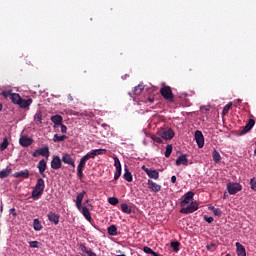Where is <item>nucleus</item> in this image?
Returning <instances> with one entry per match:
<instances>
[{"mask_svg":"<svg viewBox=\"0 0 256 256\" xmlns=\"http://www.w3.org/2000/svg\"><path fill=\"white\" fill-rule=\"evenodd\" d=\"M195 193L189 191L184 195V199L181 201L180 213H184L188 215L189 213H195L197 209H199V204L197 202H193V196Z\"/></svg>","mask_w":256,"mask_h":256,"instance_id":"nucleus-1","label":"nucleus"},{"mask_svg":"<svg viewBox=\"0 0 256 256\" xmlns=\"http://www.w3.org/2000/svg\"><path fill=\"white\" fill-rule=\"evenodd\" d=\"M43 191H45V180L40 178L37 180L36 186L32 191V199L37 201V199L43 195Z\"/></svg>","mask_w":256,"mask_h":256,"instance_id":"nucleus-2","label":"nucleus"},{"mask_svg":"<svg viewBox=\"0 0 256 256\" xmlns=\"http://www.w3.org/2000/svg\"><path fill=\"white\" fill-rule=\"evenodd\" d=\"M160 94L163 96L165 101H169V103H175V95H173V90L170 86H164L160 89Z\"/></svg>","mask_w":256,"mask_h":256,"instance_id":"nucleus-3","label":"nucleus"},{"mask_svg":"<svg viewBox=\"0 0 256 256\" xmlns=\"http://www.w3.org/2000/svg\"><path fill=\"white\" fill-rule=\"evenodd\" d=\"M158 135L162 139H165V141H171L173 137H175V131L173 129L167 127V128H160L158 130Z\"/></svg>","mask_w":256,"mask_h":256,"instance_id":"nucleus-4","label":"nucleus"},{"mask_svg":"<svg viewBox=\"0 0 256 256\" xmlns=\"http://www.w3.org/2000/svg\"><path fill=\"white\" fill-rule=\"evenodd\" d=\"M103 153H106V150H104V149L93 150L92 152H89L84 157H82L80 159V161H89V159H95V157H97V155H103Z\"/></svg>","mask_w":256,"mask_h":256,"instance_id":"nucleus-5","label":"nucleus"},{"mask_svg":"<svg viewBox=\"0 0 256 256\" xmlns=\"http://www.w3.org/2000/svg\"><path fill=\"white\" fill-rule=\"evenodd\" d=\"M194 137L199 149H203V147H205V136H203V132L196 130Z\"/></svg>","mask_w":256,"mask_h":256,"instance_id":"nucleus-6","label":"nucleus"},{"mask_svg":"<svg viewBox=\"0 0 256 256\" xmlns=\"http://www.w3.org/2000/svg\"><path fill=\"white\" fill-rule=\"evenodd\" d=\"M227 189H228V193L230 195H237V193H239V191H241V189H243V187L239 183L230 182L227 184Z\"/></svg>","mask_w":256,"mask_h":256,"instance_id":"nucleus-7","label":"nucleus"},{"mask_svg":"<svg viewBox=\"0 0 256 256\" xmlns=\"http://www.w3.org/2000/svg\"><path fill=\"white\" fill-rule=\"evenodd\" d=\"M33 157H46L49 159V146L42 147L33 153Z\"/></svg>","mask_w":256,"mask_h":256,"instance_id":"nucleus-8","label":"nucleus"},{"mask_svg":"<svg viewBox=\"0 0 256 256\" xmlns=\"http://www.w3.org/2000/svg\"><path fill=\"white\" fill-rule=\"evenodd\" d=\"M253 127H255V121L253 119H249L248 123L241 130L240 135H245L249 133V131L253 129Z\"/></svg>","mask_w":256,"mask_h":256,"instance_id":"nucleus-9","label":"nucleus"},{"mask_svg":"<svg viewBox=\"0 0 256 256\" xmlns=\"http://www.w3.org/2000/svg\"><path fill=\"white\" fill-rule=\"evenodd\" d=\"M19 143L22 147H30V145H33V139L27 136H21Z\"/></svg>","mask_w":256,"mask_h":256,"instance_id":"nucleus-10","label":"nucleus"},{"mask_svg":"<svg viewBox=\"0 0 256 256\" xmlns=\"http://www.w3.org/2000/svg\"><path fill=\"white\" fill-rule=\"evenodd\" d=\"M148 189H150L154 193H159V191H161V185L153 182V180H148Z\"/></svg>","mask_w":256,"mask_h":256,"instance_id":"nucleus-11","label":"nucleus"},{"mask_svg":"<svg viewBox=\"0 0 256 256\" xmlns=\"http://www.w3.org/2000/svg\"><path fill=\"white\" fill-rule=\"evenodd\" d=\"M59 219H60V216L58 214H56L55 212L48 213V220L51 223H54V225H59Z\"/></svg>","mask_w":256,"mask_h":256,"instance_id":"nucleus-12","label":"nucleus"},{"mask_svg":"<svg viewBox=\"0 0 256 256\" xmlns=\"http://www.w3.org/2000/svg\"><path fill=\"white\" fill-rule=\"evenodd\" d=\"M236 252L238 256H247L245 246L239 242H236Z\"/></svg>","mask_w":256,"mask_h":256,"instance_id":"nucleus-13","label":"nucleus"},{"mask_svg":"<svg viewBox=\"0 0 256 256\" xmlns=\"http://www.w3.org/2000/svg\"><path fill=\"white\" fill-rule=\"evenodd\" d=\"M32 103H33V99L29 98V99L25 100L22 98L20 101V104H18V105L21 109H27L28 107H30V105Z\"/></svg>","mask_w":256,"mask_h":256,"instance_id":"nucleus-14","label":"nucleus"},{"mask_svg":"<svg viewBox=\"0 0 256 256\" xmlns=\"http://www.w3.org/2000/svg\"><path fill=\"white\" fill-rule=\"evenodd\" d=\"M116 173L114 175V180L117 181L121 177V161H115Z\"/></svg>","mask_w":256,"mask_h":256,"instance_id":"nucleus-15","label":"nucleus"},{"mask_svg":"<svg viewBox=\"0 0 256 256\" xmlns=\"http://www.w3.org/2000/svg\"><path fill=\"white\" fill-rule=\"evenodd\" d=\"M13 177L21 178V179H29V170L16 172L14 173Z\"/></svg>","mask_w":256,"mask_h":256,"instance_id":"nucleus-16","label":"nucleus"},{"mask_svg":"<svg viewBox=\"0 0 256 256\" xmlns=\"http://www.w3.org/2000/svg\"><path fill=\"white\" fill-rule=\"evenodd\" d=\"M145 173L150 179H159V172L157 170L145 169Z\"/></svg>","mask_w":256,"mask_h":256,"instance_id":"nucleus-17","label":"nucleus"},{"mask_svg":"<svg viewBox=\"0 0 256 256\" xmlns=\"http://www.w3.org/2000/svg\"><path fill=\"white\" fill-rule=\"evenodd\" d=\"M85 191L79 193L77 195V198H76V206H77V209L81 210V205L83 203V198L85 197Z\"/></svg>","mask_w":256,"mask_h":256,"instance_id":"nucleus-18","label":"nucleus"},{"mask_svg":"<svg viewBox=\"0 0 256 256\" xmlns=\"http://www.w3.org/2000/svg\"><path fill=\"white\" fill-rule=\"evenodd\" d=\"M50 119L54 125H61L63 123V116L59 114L52 116Z\"/></svg>","mask_w":256,"mask_h":256,"instance_id":"nucleus-19","label":"nucleus"},{"mask_svg":"<svg viewBox=\"0 0 256 256\" xmlns=\"http://www.w3.org/2000/svg\"><path fill=\"white\" fill-rule=\"evenodd\" d=\"M21 95L17 94V93H12L10 100L12 101V103H14V105H19L21 103Z\"/></svg>","mask_w":256,"mask_h":256,"instance_id":"nucleus-20","label":"nucleus"},{"mask_svg":"<svg viewBox=\"0 0 256 256\" xmlns=\"http://www.w3.org/2000/svg\"><path fill=\"white\" fill-rule=\"evenodd\" d=\"M38 169L40 171V174L45 177V169H47V162L45 161H40L38 164Z\"/></svg>","mask_w":256,"mask_h":256,"instance_id":"nucleus-21","label":"nucleus"},{"mask_svg":"<svg viewBox=\"0 0 256 256\" xmlns=\"http://www.w3.org/2000/svg\"><path fill=\"white\" fill-rule=\"evenodd\" d=\"M85 161H80L79 165H78V177L79 179L83 178V169H85Z\"/></svg>","mask_w":256,"mask_h":256,"instance_id":"nucleus-22","label":"nucleus"},{"mask_svg":"<svg viewBox=\"0 0 256 256\" xmlns=\"http://www.w3.org/2000/svg\"><path fill=\"white\" fill-rule=\"evenodd\" d=\"M80 211L87 219V221H91V213L89 212V209L87 207H81Z\"/></svg>","mask_w":256,"mask_h":256,"instance_id":"nucleus-23","label":"nucleus"},{"mask_svg":"<svg viewBox=\"0 0 256 256\" xmlns=\"http://www.w3.org/2000/svg\"><path fill=\"white\" fill-rule=\"evenodd\" d=\"M34 120L37 122V123H43V112L41 111H37L36 114L34 115Z\"/></svg>","mask_w":256,"mask_h":256,"instance_id":"nucleus-24","label":"nucleus"},{"mask_svg":"<svg viewBox=\"0 0 256 256\" xmlns=\"http://www.w3.org/2000/svg\"><path fill=\"white\" fill-rule=\"evenodd\" d=\"M9 147V138L5 137L0 144V151H5Z\"/></svg>","mask_w":256,"mask_h":256,"instance_id":"nucleus-25","label":"nucleus"},{"mask_svg":"<svg viewBox=\"0 0 256 256\" xmlns=\"http://www.w3.org/2000/svg\"><path fill=\"white\" fill-rule=\"evenodd\" d=\"M11 175V168H6L0 172V179H5Z\"/></svg>","mask_w":256,"mask_h":256,"instance_id":"nucleus-26","label":"nucleus"},{"mask_svg":"<svg viewBox=\"0 0 256 256\" xmlns=\"http://www.w3.org/2000/svg\"><path fill=\"white\" fill-rule=\"evenodd\" d=\"M124 179L125 181H128V183H131L133 181V175L129 172V169L127 168H125Z\"/></svg>","mask_w":256,"mask_h":256,"instance_id":"nucleus-27","label":"nucleus"},{"mask_svg":"<svg viewBox=\"0 0 256 256\" xmlns=\"http://www.w3.org/2000/svg\"><path fill=\"white\" fill-rule=\"evenodd\" d=\"M65 139H67V135H61V136H59V134H55V135H54V138H53V141H54L55 143H59V142H61V141H65Z\"/></svg>","mask_w":256,"mask_h":256,"instance_id":"nucleus-28","label":"nucleus"},{"mask_svg":"<svg viewBox=\"0 0 256 256\" xmlns=\"http://www.w3.org/2000/svg\"><path fill=\"white\" fill-rule=\"evenodd\" d=\"M121 209H122L123 213H127V215H131V213L133 211L131 209V207H129V205H127V204H122Z\"/></svg>","mask_w":256,"mask_h":256,"instance_id":"nucleus-29","label":"nucleus"},{"mask_svg":"<svg viewBox=\"0 0 256 256\" xmlns=\"http://www.w3.org/2000/svg\"><path fill=\"white\" fill-rule=\"evenodd\" d=\"M33 226L35 231H41V229H43V226L41 225V222L39 221V219H34Z\"/></svg>","mask_w":256,"mask_h":256,"instance_id":"nucleus-30","label":"nucleus"},{"mask_svg":"<svg viewBox=\"0 0 256 256\" xmlns=\"http://www.w3.org/2000/svg\"><path fill=\"white\" fill-rule=\"evenodd\" d=\"M143 89H145V85L139 84L134 88V95H139L140 93H142Z\"/></svg>","mask_w":256,"mask_h":256,"instance_id":"nucleus-31","label":"nucleus"},{"mask_svg":"<svg viewBox=\"0 0 256 256\" xmlns=\"http://www.w3.org/2000/svg\"><path fill=\"white\" fill-rule=\"evenodd\" d=\"M231 107H233V102H229L227 105H225L222 111V115H227Z\"/></svg>","mask_w":256,"mask_h":256,"instance_id":"nucleus-32","label":"nucleus"},{"mask_svg":"<svg viewBox=\"0 0 256 256\" xmlns=\"http://www.w3.org/2000/svg\"><path fill=\"white\" fill-rule=\"evenodd\" d=\"M171 153H173V145L169 144L166 146L165 157H171Z\"/></svg>","mask_w":256,"mask_h":256,"instance_id":"nucleus-33","label":"nucleus"},{"mask_svg":"<svg viewBox=\"0 0 256 256\" xmlns=\"http://www.w3.org/2000/svg\"><path fill=\"white\" fill-rule=\"evenodd\" d=\"M108 234L109 235H117V226L115 225H111L109 228H108Z\"/></svg>","mask_w":256,"mask_h":256,"instance_id":"nucleus-34","label":"nucleus"},{"mask_svg":"<svg viewBox=\"0 0 256 256\" xmlns=\"http://www.w3.org/2000/svg\"><path fill=\"white\" fill-rule=\"evenodd\" d=\"M211 211H213L214 215H216V217H221V215H223V212H221V209L219 208H215V207H210Z\"/></svg>","mask_w":256,"mask_h":256,"instance_id":"nucleus-35","label":"nucleus"},{"mask_svg":"<svg viewBox=\"0 0 256 256\" xmlns=\"http://www.w3.org/2000/svg\"><path fill=\"white\" fill-rule=\"evenodd\" d=\"M212 157L214 161H221V154H219V151L214 150L212 153Z\"/></svg>","mask_w":256,"mask_h":256,"instance_id":"nucleus-36","label":"nucleus"},{"mask_svg":"<svg viewBox=\"0 0 256 256\" xmlns=\"http://www.w3.org/2000/svg\"><path fill=\"white\" fill-rule=\"evenodd\" d=\"M61 161H52L51 162V167L52 169H61Z\"/></svg>","mask_w":256,"mask_h":256,"instance_id":"nucleus-37","label":"nucleus"},{"mask_svg":"<svg viewBox=\"0 0 256 256\" xmlns=\"http://www.w3.org/2000/svg\"><path fill=\"white\" fill-rule=\"evenodd\" d=\"M108 202L110 203V205H119V199H117L116 197H110L108 199Z\"/></svg>","mask_w":256,"mask_h":256,"instance_id":"nucleus-38","label":"nucleus"},{"mask_svg":"<svg viewBox=\"0 0 256 256\" xmlns=\"http://www.w3.org/2000/svg\"><path fill=\"white\" fill-rule=\"evenodd\" d=\"M1 95L4 97V99H11V95H13V93H11V91H3Z\"/></svg>","mask_w":256,"mask_h":256,"instance_id":"nucleus-39","label":"nucleus"},{"mask_svg":"<svg viewBox=\"0 0 256 256\" xmlns=\"http://www.w3.org/2000/svg\"><path fill=\"white\" fill-rule=\"evenodd\" d=\"M179 245H181L179 242H172V243H171V247H172V249H173L175 252L179 251Z\"/></svg>","mask_w":256,"mask_h":256,"instance_id":"nucleus-40","label":"nucleus"},{"mask_svg":"<svg viewBox=\"0 0 256 256\" xmlns=\"http://www.w3.org/2000/svg\"><path fill=\"white\" fill-rule=\"evenodd\" d=\"M143 251H144V253H147L148 255H152L153 254V249H151L148 246H144L143 247Z\"/></svg>","mask_w":256,"mask_h":256,"instance_id":"nucleus-41","label":"nucleus"},{"mask_svg":"<svg viewBox=\"0 0 256 256\" xmlns=\"http://www.w3.org/2000/svg\"><path fill=\"white\" fill-rule=\"evenodd\" d=\"M29 245L32 249H36L39 247V242L38 241H31L29 242Z\"/></svg>","mask_w":256,"mask_h":256,"instance_id":"nucleus-42","label":"nucleus"},{"mask_svg":"<svg viewBox=\"0 0 256 256\" xmlns=\"http://www.w3.org/2000/svg\"><path fill=\"white\" fill-rule=\"evenodd\" d=\"M155 143H163V139L159 136H152L151 137Z\"/></svg>","mask_w":256,"mask_h":256,"instance_id":"nucleus-43","label":"nucleus"},{"mask_svg":"<svg viewBox=\"0 0 256 256\" xmlns=\"http://www.w3.org/2000/svg\"><path fill=\"white\" fill-rule=\"evenodd\" d=\"M176 161H187V155L185 154H180Z\"/></svg>","mask_w":256,"mask_h":256,"instance_id":"nucleus-44","label":"nucleus"},{"mask_svg":"<svg viewBox=\"0 0 256 256\" xmlns=\"http://www.w3.org/2000/svg\"><path fill=\"white\" fill-rule=\"evenodd\" d=\"M176 165L177 167H179V165H183L184 167H187V165H189L188 161H176Z\"/></svg>","mask_w":256,"mask_h":256,"instance_id":"nucleus-45","label":"nucleus"},{"mask_svg":"<svg viewBox=\"0 0 256 256\" xmlns=\"http://www.w3.org/2000/svg\"><path fill=\"white\" fill-rule=\"evenodd\" d=\"M250 185H251V189H253V191L256 190V180L255 178L250 180Z\"/></svg>","mask_w":256,"mask_h":256,"instance_id":"nucleus-46","label":"nucleus"},{"mask_svg":"<svg viewBox=\"0 0 256 256\" xmlns=\"http://www.w3.org/2000/svg\"><path fill=\"white\" fill-rule=\"evenodd\" d=\"M80 249L83 253H86V255L87 253H89V249H87V246H85L84 244L80 245Z\"/></svg>","mask_w":256,"mask_h":256,"instance_id":"nucleus-47","label":"nucleus"},{"mask_svg":"<svg viewBox=\"0 0 256 256\" xmlns=\"http://www.w3.org/2000/svg\"><path fill=\"white\" fill-rule=\"evenodd\" d=\"M61 127V133H67V126L65 124H60L59 125Z\"/></svg>","mask_w":256,"mask_h":256,"instance_id":"nucleus-48","label":"nucleus"},{"mask_svg":"<svg viewBox=\"0 0 256 256\" xmlns=\"http://www.w3.org/2000/svg\"><path fill=\"white\" fill-rule=\"evenodd\" d=\"M204 220L207 222V223H211L212 221H214L213 217H208V216H204Z\"/></svg>","mask_w":256,"mask_h":256,"instance_id":"nucleus-49","label":"nucleus"},{"mask_svg":"<svg viewBox=\"0 0 256 256\" xmlns=\"http://www.w3.org/2000/svg\"><path fill=\"white\" fill-rule=\"evenodd\" d=\"M214 247H216L215 243H212V244L206 246L208 251H213Z\"/></svg>","mask_w":256,"mask_h":256,"instance_id":"nucleus-50","label":"nucleus"},{"mask_svg":"<svg viewBox=\"0 0 256 256\" xmlns=\"http://www.w3.org/2000/svg\"><path fill=\"white\" fill-rule=\"evenodd\" d=\"M62 161H71V156L69 154L64 155Z\"/></svg>","mask_w":256,"mask_h":256,"instance_id":"nucleus-51","label":"nucleus"},{"mask_svg":"<svg viewBox=\"0 0 256 256\" xmlns=\"http://www.w3.org/2000/svg\"><path fill=\"white\" fill-rule=\"evenodd\" d=\"M88 256H97V254L91 250H88L87 254Z\"/></svg>","mask_w":256,"mask_h":256,"instance_id":"nucleus-52","label":"nucleus"},{"mask_svg":"<svg viewBox=\"0 0 256 256\" xmlns=\"http://www.w3.org/2000/svg\"><path fill=\"white\" fill-rule=\"evenodd\" d=\"M10 213H12L13 217H17V212H15V208H11Z\"/></svg>","mask_w":256,"mask_h":256,"instance_id":"nucleus-53","label":"nucleus"},{"mask_svg":"<svg viewBox=\"0 0 256 256\" xmlns=\"http://www.w3.org/2000/svg\"><path fill=\"white\" fill-rule=\"evenodd\" d=\"M171 183H177V177L176 176L171 177Z\"/></svg>","mask_w":256,"mask_h":256,"instance_id":"nucleus-54","label":"nucleus"},{"mask_svg":"<svg viewBox=\"0 0 256 256\" xmlns=\"http://www.w3.org/2000/svg\"><path fill=\"white\" fill-rule=\"evenodd\" d=\"M65 163H69V165H72L73 167H75V162L73 161H65Z\"/></svg>","mask_w":256,"mask_h":256,"instance_id":"nucleus-55","label":"nucleus"},{"mask_svg":"<svg viewBox=\"0 0 256 256\" xmlns=\"http://www.w3.org/2000/svg\"><path fill=\"white\" fill-rule=\"evenodd\" d=\"M148 101H149V103H153V102L155 101V98L149 97V98H148Z\"/></svg>","mask_w":256,"mask_h":256,"instance_id":"nucleus-56","label":"nucleus"},{"mask_svg":"<svg viewBox=\"0 0 256 256\" xmlns=\"http://www.w3.org/2000/svg\"><path fill=\"white\" fill-rule=\"evenodd\" d=\"M53 161H61V158L56 156L55 158H53Z\"/></svg>","mask_w":256,"mask_h":256,"instance_id":"nucleus-57","label":"nucleus"},{"mask_svg":"<svg viewBox=\"0 0 256 256\" xmlns=\"http://www.w3.org/2000/svg\"><path fill=\"white\" fill-rule=\"evenodd\" d=\"M3 111V104L0 103V112Z\"/></svg>","mask_w":256,"mask_h":256,"instance_id":"nucleus-58","label":"nucleus"},{"mask_svg":"<svg viewBox=\"0 0 256 256\" xmlns=\"http://www.w3.org/2000/svg\"><path fill=\"white\" fill-rule=\"evenodd\" d=\"M68 99H70V101H73V96H69Z\"/></svg>","mask_w":256,"mask_h":256,"instance_id":"nucleus-59","label":"nucleus"},{"mask_svg":"<svg viewBox=\"0 0 256 256\" xmlns=\"http://www.w3.org/2000/svg\"><path fill=\"white\" fill-rule=\"evenodd\" d=\"M114 161H119V158L115 157V158H114Z\"/></svg>","mask_w":256,"mask_h":256,"instance_id":"nucleus-60","label":"nucleus"},{"mask_svg":"<svg viewBox=\"0 0 256 256\" xmlns=\"http://www.w3.org/2000/svg\"><path fill=\"white\" fill-rule=\"evenodd\" d=\"M143 171H145V169H149V168H146L145 166L142 167Z\"/></svg>","mask_w":256,"mask_h":256,"instance_id":"nucleus-61","label":"nucleus"},{"mask_svg":"<svg viewBox=\"0 0 256 256\" xmlns=\"http://www.w3.org/2000/svg\"><path fill=\"white\" fill-rule=\"evenodd\" d=\"M2 212H3V207L0 208V213H2Z\"/></svg>","mask_w":256,"mask_h":256,"instance_id":"nucleus-62","label":"nucleus"},{"mask_svg":"<svg viewBox=\"0 0 256 256\" xmlns=\"http://www.w3.org/2000/svg\"><path fill=\"white\" fill-rule=\"evenodd\" d=\"M225 197H227V195H226V194H224V199H225Z\"/></svg>","mask_w":256,"mask_h":256,"instance_id":"nucleus-63","label":"nucleus"},{"mask_svg":"<svg viewBox=\"0 0 256 256\" xmlns=\"http://www.w3.org/2000/svg\"><path fill=\"white\" fill-rule=\"evenodd\" d=\"M254 153H255V155H256V149H255Z\"/></svg>","mask_w":256,"mask_h":256,"instance_id":"nucleus-64","label":"nucleus"}]
</instances>
